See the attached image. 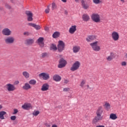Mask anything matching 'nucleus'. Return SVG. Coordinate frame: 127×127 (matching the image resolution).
I'll return each mask as SVG.
<instances>
[{"label": "nucleus", "instance_id": "obj_4", "mask_svg": "<svg viewBox=\"0 0 127 127\" xmlns=\"http://www.w3.org/2000/svg\"><path fill=\"white\" fill-rule=\"evenodd\" d=\"M91 19L94 22H100V21H101V17H100L99 14L94 13L91 15Z\"/></svg>", "mask_w": 127, "mask_h": 127}, {"label": "nucleus", "instance_id": "obj_16", "mask_svg": "<svg viewBox=\"0 0 127 127\" xmlns=\"http://www.w3.org/2000/svg\"><path fill=\"white\" fill-rule=\"evenodd\" d=\"M44 40V38L43 37H40L38 39V43L41 47H44V42H43Z\"/></svg>", "mask_w": 127, "mask_h": 127}, {"label": "nucleus", "instance_id": "obj_24", "mask_svg": "<svg viewBox=\"0 0 127 127\" xmlns=\"http://www.w3.org/2000/svg\"><path fill=\"white\" fill-rule=\"evenodd\" d=\"M110 119L111 120H113V121H115L118 119V116H117V114L112 113L110 115Z\"/></svg>", "mask_w": 127, "mask_h": 127}, {"label": "nucleus", "instance_id": "obj_33", "mask_svg": "<svg viewBox=\"0 0 127 127\" xmlns=\"http://www.w3.org/2000/svg\"><path fill=\"white\" fill-rule=\"evenodd\" d=\"M39 114H40V112H39V111H34L33 112V116H35V117H37V116L39 115Z\"/></svg>", "mask_w": 127, "mask_h": 127}, {"label": "nucleus", "instance_id": "obj_26", "mask_svg": "<svg viewBox=\"0 0 127 127\" xmlns=\"http://www.w3.org/2000/svg\"><path fill=\"white\" fill-rule=\"evenodd\" d=\"M50 50L56 51V50H57V47L56 46V45L54 44H52L50 46Z\"/></svg>", "mask_w": 127, "mask_h": 127}, {"label": "nucleus", "instance_id": "obj_1", "mask_svg": "<svg viewBox=\"0 0 127 127\" xmlns=\"http://www.w3.org/2000/svg\"><path fill=\"white\" fill-rule=\"evenodd\" d=\"M96 116L92 121L93 124H97L99 121L103 120V114H104V108L102 106H99L96 110Z\"/></svg>", "mask_w": 127, "mask_h": 127}, {"label": "nucleus", "instance_id": "obj_10", "mask_svg": "<svg viewBox=\"0 0 127 127\" xmlns=\"http://www.w3.org/2000/svg\"><path fill=\"white\" fill-rule=\"evenodd\" d=\"M39 77H40V78H42L43 80H48L49 78H50V76L49 75V74L45 72H42L39 74Z\"/></svg>", "mask_w": 127, "mask_h": 127}, {"label": "nucleus", "instance_id": "obj_54", "mask_svg": "<svg viewBox=\"0 0 127 127\" xmlns=\"http://www.w3.org/2000/svg\"><path fill=\"white\" fill-rule=\"evenodd\" d=\"M123 3H125V0H120Z\"/></svg>", "mask_w": 127, "mask_h": 127}, {"label": "nucleus", "instance_id": "obj_31", "mask_svg": "<svg viewBox=\"0 0 127 127\" xmlns=\"http://www.w3.org/2000/svg\"><path fill=\"white\" fill-rule=\"evenodd\" d=\"M22 75L26 79H28V78H29V73L27 71H23L22 72Z\"/></svg>", "mask_w": 127, "mask_h": 127}, {"label": "nucleus", "instance_id": "obj_27", "mask_svg": "<svg viewBox=\"0 0 127 127\" xmlns=\"http://www.w3.org/2000/svg\"><path fill=\"white\" fill-rule=\"evenodd\" d=\"M32 44V39H27L25 41V44L26 45H30Z\"/></svg>", "mask_w": 127, "mask_h": 127}, {"label": "nucleus", "instance_id": "obj_56", "mask_svg": "<svg viewBox=\"0 0 127 127\" xmlns=\"http://www.w3.org/2000/svg\"><path fill=\"white\" fill-rule=\"evenodd\" d=\"M125 57H126V58H127V54H126Z\"/></svg>", "mask_w": 127, "mask_h": 127}, {"label": "nucleus", "instance_id": "obj_52", "mask_svg": "<svg viewBox=\"0 0 127 127\" xmlns=\"http://www.w3.org/2000/svg\"><path fill=\"white\" fill-rule=\"evenodd\" d=\"M29 84H32V80H31L29 81Z\"/></svg>", "mask_w": 127, "mask_h": 127}, {"label": "nucleus", "instance_id": "obj_28", "mask_svg": "<svg viewBox=\"0 0 127 127\" xmlns=\"http://www.w3.org/2000/svg\"><path fill=\"white\" fill-rule=\"evenodd\" d=\"M30 88H31V86L27 83H25L24 85L23 86L24 90H28L30 89Z\"/></svg>", "mask_w": 127, "mask_h": 127}, {"label": "nucleus", "instance_id": "obj_21", "mask_svg": "<svg viewBox=\"0 0 127 127\" xmlns=\"http://www.w3.org/2000/svg\"><path fill=\"white\" fill-rule=\"evenodd\" d=\"M5 116H6V112L5 111H0V120H4Z\"/></svg>", "mask_w": 127, "mask_h": 127}, {"label": "nucleus", "instance_id": "obj_2", "mask_svg": "<svg viewBox=\"0 0 127 127\" xmlns=\"http://www.w3.org/2000/svg\"><path fill=\"white\" fill-rule=\"evenodd\" d=\"M98 44V41H95L90 44V45L91 48H92L93 51L99 52L101 50V47H100Z\"/></svg>", "mask_w": 127, "mask_h": 127}, {"label": "nucleus", "instance_id": "obj_20", "mask_svg": "<svg viewBox=\"0 0 127 127\" xmlns=\"http://www.w3.org/2000/svg\"><path fill=\"white\" fill-rule=\"evenodd\" d=\"M53 80L56 82H60L61 81V76L59 75L56 74L53 76Z\"/></svg>", "mask_w": 127, "mask_h": 127}, {"label": "nucleus", "instance_id": "obj_8", "mask_svg": "<svg viewBox=\"0 0 127 127\" xmlns=\"http://www.w3.org/2000/svg\"><path fill=\"white\" fill-rule=\"evenodd\" d=\"M14 37L9 36L4 39V41L6 44H12L14 43Z\"/></svg>", "mask_w": 127, "mask_h": 127}, {"label": "nucleus", "instance_id": "obj_32", "mask_svg": "<svg viewBox=\"0 0 127 127\" xmlns=\"http://www.w3.org/2000/svg\"><path fill=\"white\" fill-rule=\"evenodd\" d=\"M85 84H86V80H82L80 83V87L81 88H84V86H85Z\"/></svg>", "mask_w": 127, "mask_h": 127}, {"label": "nucleus", "instance_id": "obj_55", "mask_svg": "<svg viewBox=\"0 0 127 127\" xmlns=\"http://www.w3.org/2000/svg\"><path fill=\"white\" fill-rule=\"evenodd\" d=\"M28 25H30V26H32V23H28Z\"/></svg>", "mask_w": 127, "mask_h": 127}, {"label": "nucleus", "instance_id": "obj_11", "mask_svg": "<svg viewBox=\"0 0 127 127\" xmlns=\"http://www.w3.org/2000/svg\"><path fill=\"white\" fill-rule=\"evenodd\" d=\"M25 13L27 16V21H32V12L27 10L25 11Z\"/></svg>", "mask_w": 127, "mask_h": 127}, {"label": "nucleus", "instance_id": "obj_39", "mask_svg": "<svg viewBox=\"0 0 127 127\" xmlns=\"http://www.w3.org/2000/svg\"><path fill=\"white\" fill-rule=\"evenodd\" d=\"M70 91V88H64L63 89V92H69Z\"/></svg>", "mask_w": 127, "mask_h": 127}, {"label": "nucleus", "instance_id": "obj_3", "mask_svg": "<svg viewBox=\"0 0 127 127\" xmlns=\"http://www.w3.org/2000/svg\"><path fill=\"white\" fill-rule=\"evenodd\" d=\"M57 49L59 52H62L65 49V43L63 41H59L57 45Z\"/></svg>", "mask_w": 127, "mask_h": 127}, {"label": "nucleus", "instance_id": "obj_17", "mask_svg": "<svg viewBox=\"0 0 127 127\" xmlns=\"http://www.w3.org/2000/svg\"><path fill=\"white\" fill-rule=\"evenodd\" d=\"M49 90V84L48 83H44L42 86L41 91H45Z\"/></svg>", "mask_w": 127, "mask_h": 127}, {"label": "nucleus", "instance_id": "obj_40", "mask_svg": "<svg viewBox=\"0 0 127 127\" xmlns=\"http://www.w3.org/2000/svg\"><path fill=\"white\" fill-rule=\"evenodd\" d=\"M46 56H47V53H44L42 54V57H43V58H44V57H46Z\"/></svg>", "mask_w": 127, "mask_h": 127}, {"label": "nucleus", "instance_id": "obj_50", "mask_svg": "<svg viewBox=\"0 0 127 127\" xmlns=\"http://www.w3.org/2000/svg\"><path fill=\"white\" fill-rule=\"evenodd\" d=\"M52 127H57V125H52Z\"/></svg>", "mask_w": 127, "mask_h": 127}, {"label": "nucleus", "instance_id": "obj_7", "mask_svg": "<svg viewBox=\"0 0 127 127\" xmlns=\"http://www.w3.org/2000/svg\"><path fill=\"white\" fill-rule=\"evenodd\" d=\"M67 64V62L64 60V59L62 58L59 61V64L58 65V68H64Z\"/></svg>", "mask_w": 127, "mask_h": 127}, {"label": "nucleus", "instance_id": "obj_25", "mask_svg": "<svg viewBox=\"0 0 127 127\" xmlns=\"http://www.w3.org/2000/svg\"><path fill=\"white\" fill-rule=\"evenodd\" d=\"M104 107L107 111H109V110H110L111 109V104H110L109 102H105Z\"/></svg>", "mask_w": 127, "mask_h": 127}, {"label": "nucleus", "instance_id": "obj_41", "mask_svg": "<svg viewBox=\"0 0 127 127\" xmlns=\"http://www.w3.org/2000/svg\"><path fill=\"white\" fill-rule=\"evenodd\" d=\"M122 66H127V62H122L121 63Z\"/></svg>", "mask_w": 127, "mask_h": 127}, {"label": "nucleus", "instance_id": "obj_13", "mask_svg": "<svg viewBox=\"0 0 127 127\" xmlns=\"http://www.w3.org/2000/svg\"><path fill=\"white\" fill-rule=\"evenodd\" d=\"M77 30V26L76 25H72L71 26L69 29V32L70 34H74L75 32Z\"/></svg>", "mask_w": 127, "mask_h": 127}, {"label": "nucleus", "instance_id": "obj_51", "mask_svg": "<svg viewBox=\"0 0 127 127\" xmlns=\"http://www.w3.org/2000/svg\"><path fill=\"white\" fill-rule=\"evenodd\" d=\"M1 109H2V105H0V110H1Z\"/></svg>", "mask_w": 127, "mask_h": 127}, {"label": "nucleus", "instance_id": "obj_23", "mask_svg": "<svg viewBox=\"0 0 127 127\" xmlns=\"http://www.w3.org/2000/svg\"><path fill=\"white\" fill-rule=\"evenodd\" d=\"M82 18L84 21H89L90 20V17L89 15L87 14H84L82 15Z\"/></svg>", "mask_w": 127, "mask_h": 127}, {"label": "nucleus", "instance_id": "obj_14", "mask_svg": "<svg viewBox=\"0 0 127 127\" xmlns=\"http://www.w3.org/2000/svg\"><path fill=\"white\" fill-rule=\"evenodd\" d=\"M22 108L24 110H30V109H31V104L29 103H24V104L22 106Z\"/></svg>", "mask_w": 127, "mask_h": 127}, {"label": "nucleus", "instance_id": "obj_44", "mask_svg": "<svg viewBox=\"0 0 127 127\" xmlns=\"http://www.w3.org/2000/svg\"><path fill=\"white\" fill-rule=\"evenodd\" d=\"M64 84H68V83H69V80H67V79H64Z\"/></svg>", "mask_w": 127, "mask_h": 127}, {"label": "nucleus", "instance_id": "obj_43", "mask_svg": "<svg viewBox=\"0 0 127 127\" xmlns=\"http://www.w3.org/2000/svg\"><path fill=\"white\" fill-rule=\"evenodd\" d=\"M19 84V81L16 80L14 82V85H18Z\"/></svg>", "mask_w": 127, "mask_h": 127}, {"label": "nucleus", "instance_id": "obj_37", "mask_svg": "<svg viewBox=\"0 0 127 127\" xmlns=\"http://www.w3.org/2000/svg\"><path fill=\"white\" fill-rule=\"evenodd\" d=\"M11 121H15V120H16V116H12L10 117V118Z\"/></svg>", "mask_w": 127, "mask_h": 127}, {"label": "nucleus", "instance_id": "obj_46", "mask_svg": "<svg viewBox=\"0 0 127 127\" xmlns=\"http://www.w3.org/2000/svg\"><path fill=\"white\" fill-rule=\"evenodd\" d=\"M36 84V80H32V85H35Z\"/></svg>", "mask_w": 127, "mask_h": 127}, {"label": "nucleus", "instance_id": "obj_49", "mask_svg": "<svg viewBox=\"0 0 127 127\" xmlns=\"http://www.w3.org/2000/svg\"><path fill=\"white\" fill-rule=\"evenodd\" d=\"M62 1H63V2H67V0H62Z\"/></svg>", "mask_w": 127, "mask_h": 127}, {"label": "nucleus", "instance_id": "obj_29", "mask_svg": "<svg viewBox=\"0 0 127 127\" xmlns=\"http://www.w3.org/2000/svg\"><path fill=\"white\" fill-rule=\"evenodd\" d=\"M32 27L34 28L36 30H39L41 29V27L39 25H36V24H32Z\"/></svg>", "mask_w": 127, "mask_h": 127}, {"label": "nucleus", "instance_id": "obj_9", "mask_svg": "<svg viewBox=\"0 0 127 127\" xmlns=\"http://www.w3.org/2000/svg\"><path fill=\"white\" fill-rule=\"evenodd\" d=\"M112 38L114 40V41H118L120 38V35L119 33L116 31H114L111 34Z\"/></svg>", "mask_w": 127, "mask_h": 127}, {"label": "nucleus", "instance_id": "obj_53", "mask_svg": "<svg viewBox=\"0 0 127 127\" xmlns=\"http://www.w3.org/2000/svg\"><path fill=\"white\" fill-rule=\"evenodd\" d=\"M86 87H87V89H89V88H90V86L89 85V84H87L86 85Z\"/></svg>", "mask_w": 127, "mask_h": 127}, {"label": "nucleus", "instance_id": "obj_12", "mask_svg": "<svg viewBox=\"0 0 127 127\" xmlns=\"http://www.w3.org/2000/svg\"><path fill=\"white\" fill-rule=\"evenodd\" d=\"M2 33L5 36H9L11 34V31L7 28H5L2 30Z\"/></svg>", "mask_w": 127, "mask_h": 127}, {"label": "nucleus", "instance_id": "obj_42", "mask_svg": "<svg viewBox=\"0 0 127 127\" xmlns=\"http://www.w3.org/2000/svg\"><path fill=\"white\" fill-rule=\"evenodd\" d=\"M24 35H26L27 36H28L30 33L29 32H25L23 33Z\"/></svg>", "mask_w": 127, "mask_h": 127}, {"label": "nucleus", "instance_id": "obj_36", "mask_svg": "<svg viewBox=\"0 0 127 127\" xmlns=\"http://www.w3.org/2000/svg\"><path fill=\"white\" fill-rule=\"evenodd\" d=\"M52 7L53 10L54 9H56V8L57 7V6H56V4H55V3H53L52 5Z\"/></svg>", "mask_w": 127, "mask_h": 127}, {"label": "nucleus", "instance_id": "obj_47", "mask_svg": "<svg viewBox=\"0 0 127 127\" xmlns=\"http://www.w3.org/2000/svg\"><path fill=\"white\" fill-rule=\"evenodd\" d=\"M96 127H105V126H103V125H99V126H96Z\"/></svg>", "mask_w": 127, "mask_h": 127}, {"label": "nucleus", "instance_id": "obj_19", "mask_svg": "<svg viewBox=\"0 0 127 127\" xmlns=\"http://www.w3.org/2000/svg\"><path fill=\"white\" fill-rule=\"evenodd\" d=\"M95 39H96V37L94 35L88 36L86 39L87 42H92Z\"/></svg>", "mask_w": 127, "mask_h": 127}, {"label": "nucleus", "instance_id": "obj_5", "mask_svg": "<svg viewBox=\"0 0 127 127\" xmlns=\"http://www.w3.org/2000/svg\"><path fill=\"white\" fill-rule=\"evenodd\" d=\"M80 65L81 64L79 61H76L73 64L72 66L70 68L71 71H76V70H78L80 67Z\"/></svg>", "mask_w": 127, "mask_h": 127}, {"label": "nucleus", "instance_id": "obj_48", "mask_svg": "<svg viewBox=\"0 0 127 127\" xmlns=\"http://www.w3.org/2000/svg\"><path fill=\"white\" fill-rule=\"evenodd\" d=\"M5 6H6V7L7 8H10V6H9L8 5H6Z\"/></svg>", "mask_w": 127, "mask_h": 127}, {"label": "nucleus", "instance_id": "obj_22", "mask_svg": "<svg viewBox=\"0 0 127 127\" xmlns=\"http://www.w3.org/2000/svg\"><path fill=\"white\" fill-rule=\"evenodd\" d=\"M81 48L79 46H74L72 48L73 53H78L80 51Z\"/></svg>", "mask_w": 127, "mask_h": 127}, {"label": "nucleus", "instance_id": "obj_18", "mask_svg": "<svg viewBox=\"0 0 127 127\" xmlns=\"http://www.w3.org/2000/svg\"><path fill=\"white\" fill-rule=\"evenodd\" d=\"M81 3L82 7L83 8H84V9H88V8H89V6H90V5H89V4H88V3L84 1V0H82Z\"/></svg>", "mask_w": 127, "mask_h": 127}, {"label": "nucleus", "instance_id": "obj_6", "mask_svg": "<svg viewBox=\"0 0 127 127\" xmlns=\"http://www.w3.org/2000/svg\"><path fill=\"white\" fill-rule=\"evenodd\" d=\"M5 88L8 92H13L15 91L16 88L14 86V85L10 83H8L5 85Z\"/></svg>", "mask_w": 127, "mask_h": 127}, {"label": "nucleus", "instance_id": "obj_15", "mask_svg": "<svg viewBox=\"0 0 127 127\" xmlns=\"http://www.w3.org/2000/svg\"><path fill=\"white\" fill-rule=\"evenodd\" d=\"M115 58L116 55L115 54V53H111L110 55L106 57V60L109 62L112 61V60H113V59H114V58Z\"/></svg>", "mask_w": 127, "mask_h": 127}, {"label": "nucleus", "instance_id": "obj_38", "mask_svg": "<svg viewBox=\"0 0 127 127\" xmlns=\"http://www.w3.org/2000/svg\"><path fill=\"white\" fill-rule=\"evenodd\" d=\"M13 111H14L12 113V115H16V113H18V110H17V109H14Z\"/></svg>", "mask_w": 127, "mask_h": 127}, {"label": "nucleus", "instance_id": "obj_34", "mask_svg": "<svg viewBox=\"0 0 127 127\" xmlns=\"http://www.w3.org/2000/svg\"><path fill=\"white\" fill-rule=\"evenodd\" d=\"M50 11V5L47 6V8L45 10V12L46 13H49Z\"/></svg>", "mask_w": 127, "mask_h": 127}, {"label": "nucleus", "instance_id": "obj_45", "mask_svg": "<svg viewBox=\"0 0 127 127\" xmlns=\"http://www.w3.org/2000/svg\"><path fill=\"white\" fill-rule=\"evenodd\" d=\"M45 126L47 127H51V124L47 123V124H46Z\"/></svg>", "mask_w": 127, "mask_h": 127}, {"label": "nucleus", "instance_id": "obj_35", "mask_svg": "<svg viewBox=\"0 0 127 127\" xmlns=\"http://www.w3.org/2000/svg\"><path fill=\"white\" fill-rule=\"evenodd\" d=\"M93 2L94 3H95V4H99V3L101 2V0H93Z\"/></svg>", "mask_w": 127, "mask_h": 127}, {"label": "nucleus", "instance_id": "obj_30", "mask_svg": "<svg viewBox=\"0 0 127 127\" xmlns=\"http://www.w3.org/2000/svg\"><path fill=\"white\" fill-rule=\"evenodd\" d=\"M60 36V33L59 32H55L53 34V38H58Z\"/></svg>", "mask_w": 127, "mask_h": 127}]
</instances>
